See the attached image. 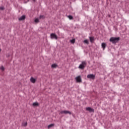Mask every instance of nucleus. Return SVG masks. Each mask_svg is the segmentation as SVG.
<instances>
[{"instance_id": "f257e3e1", "label": "nucleus", "mask_w": 129, "mask_h": 129, "mask_svg": "<svg viewBox=\"0 0 129 129\" xmlns=\"http://www.w3.org/2000/svg\"><path fill=\"white\" fill-rule=\"evenodd\" d=\"M109 41L113 44H115V43H117L119 41V37H111Z\"/></svg>"}, {"instance_id": "f03ea898", "label": "nucleus", "mask_w": 129, "mask_h": 129, "mask_svg": "<svg viewBox=\"0 0 129 129\" xmlns=\"http://www.w3.org/2000/svg\"><path fill=\"white\" fill-rule=\"evenodd\" d=\"M86 66V61H82V63L79 66L80 69H84Z\"/></svg>"}, {"instance_id": "7ed1b4c3", "label": "nucleus", "mask_w": 129, "mask_h": 129, "mask_svg": "<svg viewBox=\"0 0 129 129\" xmlns=\"http://www.w3.org/2000/svg\"><path fill=\"white\" fill-rule=\"evenodd\" d=\"M50 38L51 39H55V40H57L58 36H57V35L55 33H51L50 34Z\"/></svg>"}, {"instance_id": "20e7f679", "label": "nucleus", "mask_w": 129, "mask_h": 129, "mask_svg": "<svg viewBox=\"0 0 129 129\" xmlns=\"http://www.w3.org/2000/svg\"><path fill=\"white\" fill-rule=\"evenodd\" d=\"M87 78H89V79H95V75L93 74H89L87 76Z\"/></svg>"}, {"instance_id": "39448f33", "label": "nucleus", "mask_w": 129, "mask_h": 129, "mask_svg": "<svg viewBox=\"0 0 129 129\" xmlns=\"http://www.w3.org/2000/svg\"><path fill=\"white\" fill-rule=\"evenodd\" d=\"M76 80L77 82L80 83L82 82V80L81 79V76H79L76 78Z\"/></svg>"}, {"instance_id": "423d86ee", "label": "nucleus", "mask_w": 129, "mask_h": 129, "mask_svg": "<svg viewBox=\"0 0 129 129\" xmlns=\"http://www.w3.org/2000/svg\"><path fill=\"white\" fill-rule=\"evenodd\" d=\"M60 113L61 114H63V113H64V114H71V112L68 111V110H63V111H61L60 112Z\"/></svg>"}, {"instance_id": "0eeeda50", "label": "nucleus", "mask_w": 129, "mask_h": 129, "mask_svg": "<svg viewBox=\"0 0 129 129\" xmlns=\"http://www.w3.org/2000/svg\"><path fill=\"white\" fill-rule=\"evenodd\" d=\"M86 110H87V111H89V112H94V109L91 107H87Z\"/></svg>"}, {"instance_id": "6e6552de", "label": "nucleus", "mask_w": 129, "mask_h": 129, "mask_svg": "<svg viewBox=\"0 0 129 129\" xmlns=\"http://www.w3.org/2000/svg\"><path fill=\"white\" fill-rule=\"evenodd\" d=\"M31 82H32V83H35L36 82V79L34 78L33 77H32L30 79Z\"/></svg>"}, {"instance_id": "1a4fd4ad", "label": "nucleus", "mask_w": 129, "mask_h": 129, "mask_svg": "<svg viewBox=\"0 0 129 129\" xmlns=\"http://www.w3.org/2000/svg\"><path fill=\"white\" fill-rule=\"evenodd\" d=\"M25 19H26V16L25 15H23L19 18V21H24V20H25Z\"/></svg>"}, {"instance_id": "9d476101", "label": "nucleus", "mask_w": 129, "mask_h": 129, "mask_svg": "<svg viewBox=\"0 0 129 129\" xmlns=\"http://www.w3.org/2000/svg\"><path fill=\"white\" fill-rule=\"evenodd\" d=\"M102 48H103V50H104L106 47V44L105 43H102L101 44Z\"/></svg>"}, {"instance_id": "9b49d317", "label": "nucleus", "mask_w": 129, "mask_h": 129, "mask_svg": "<svg viewBox=\"0 0 129 129\" xmlns=\"http://www.w3.org/2000/svg\"><path fill=\"white\" fill-rule=\"evenodd\" d=\"M57 67H58V65H57V64H56V63L52 64L51 65V68H56Z\"/></svg>"}, {"instance_id": "f8f14e48", "label": "nucleus", "mask_w": 129, "mask_h": 129, "mask_svg": "<svg viewBox=\"0 0 129 129\" xmlns=\"http://www.w3.org/2000/svg\"><path fill=\"white\" fill-rule=\"evenodd\" d=\"M89 39H90V42L91 43H92L93 42V41H94V37H90Z\"/></svg>"}, {"instance_id": "ddd939ff", "label": "nucleus", "mask_w": 129, "mask_h": 129, "mask_svg": "<svg viewBox=\"0 0 129 129\" xmlns=\"http://www.w3.org/2000/svg\"><path fill=\"white\" fill-rule=\"evenodd\" d=\"M38 105H39V103L38 102H34L33 103V106H38Z\"/></svg>"}, {"instance_id": "4468645a", "label": "nucleus", "mask_w": 129, "mask_h": 129, "mask_svg": "<svg viewBox=\"0 0 129 129\" xmlns=\"http://www.w3.org/2000/svg\"><path fill=\"white\" fill-rule=\"evenodd\" d=\"M22 126H27V125H28V123L27 122L22 123Z\"/></svg>"}, {"instance_id": "2eb2a0df", "label": "nucleus", "mask_w": 129, "mask_h": 129, "mask_svg": "<svg viewBox=\"0 0 129 129\" xmlns=\"http://www.w3.org/2000/svg\"><path fill=\"white\" fill-rule=\"evenodd\" d=\"M35 23H38L40 22V20L38 18H36L34 20Z\"/></svg>"}, {"instance_id": "dca6fc26", "label": "nucleus", "mask_w": 129, "mask_h": 129, "mask_svg": "<svg viewBox=\"0 0 129 129\" xmlns=\"http://www.w3.org/2000/svg\"><path fill=\"white\" fill-rule=\"evenodd\" d=\"M52 126H54V124H51L48 125V128H51V127H52Z\"/></svg>"}, {"instance_id": "f3484780", "label": "nucleus", "mask_w": 129, "mask_h": 129, "mask_svg": "<svg viewBox=\"0 0 129 129\" xmlns=\"http://www.w3.org/2000/svg\"><path fill=\"white\" fill-rule=\"evenodd\" d=\"M68 17L69 18V19H70V20H73V16H71V15H69V16H68Z\"/></svg>"}, {"instance_id": "a211bd4d", "label": "nucleus", "mask_w": 129, "mask_h": 129, "mask_svg": "<svg viewBox=\"0 0 129 129\" xmlns=\"http://www.w3.org/2000/svg\"><path fill=\"white\" fill-rule=\"evenodd\" d=\"M84 43L85 44H89V43L88 42V40L87 39H85L84 41Z\"/></svg>"}, {"instance_id": "6ab92c4d", "label": "nucleus", "mask_w": 129, "mask_h": 129, "mask_svg": "<svg viewBox=\"0 0 129 129\" xmlns=\"http://www.w3.org/2000/svg\"><path fill=\"white\" fill-rule=\"evenodd\" d=\"M70 42L72 43V44H74V43H75V39L71 40Z\"/></svg>"}, {"instance_id": "aec40b11", "label": "nucleus", "mask_w": 129, "mask_h": 129, "mask_svg": "<svg viewBox=\"0 0 129 129\" xmlns=\"http://www.w3.org/2000/svg\"><path fill=\"white\" fill-rule=\"evenodd\" d=\"M0 69H1V70H2V71H5V67H4V66H2L0 68Z\"/></svg>"}, {"instance_id": "412c9836", "label": "nucleus", "mask_w": 129, "mask_h": 129, "mask_svg": "<svg viewBox=\"0 0 129 129\" xmlns=\"http://www.w3.org/2000/svg\"><path fill=\"white\" fill-rule=\"evenodd\" d=\"M45 17L43 15H40L39 17V19H44Z\"/></svg>"}, {"instance_id": "4be33fe9", "label": "nucleus", "mask_w": 129, "mask_h": 129, "mask_svg": "<svg viewBox=\"0 0 129 129\" xmlns=\"http://www.w3.org/2000/svg\"><path fill=\"white\" fill-rule=\"evenodd\" d=\"M0 10H4V7H0Z\"/></svg>"}, {"instance_id": "5701e85b", "label": "nucleus", "mask_w": 129, "mask_h": 129, "mask_svg": "<svg viewBox=\"0 0 129 129\" xmlns=\"http://www.w3.org/2000/svg\"><path fill=\"white\" fill-rule=\"evenodd\" d=\"M33 2H35V0H32Z\"/></svg>"}, {"instance_id": "b1692460", "label": "nucleus", "mask_w": 129, "mask_h": 129, "mask_svg": "<svg viewBox=\"0 0 129 129\" xmlns=\"http://www.w3.org/2000/svg\"><path fill=\"white\" fill-rule=\"evenodd\" d=\"M1 51H2V49H1V48H0V52H1Z\"/></svg>"}]
</instances>
